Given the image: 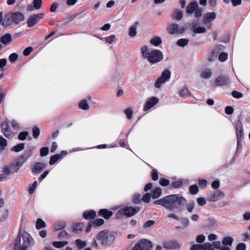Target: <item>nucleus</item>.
Masks as SVG:
<instances>
[{"label": "nucleus", "mask_w": 250, "mask_h": 250, "mask_svg": "<svg viewBox=\"0 0 250 250\" xmlns=\"http://www.w3.org/2000/svg\"><path fill=\"white\" fill-rule=\"evenodd\" d=\"M96 216V212L94 210L85 211L83 213V217L86 219L94 218Z\"/></svg>", "instance_id": "bb28decb"}, {"label": "nucleus", "mask_w": 250, "mask_h": 250, "mask_svg": "<svg viewBox=\"0 0 250 250\" xmlns=\"http://www.w3.org/2000/svg\"><path fill=\"white\" fill-rule=\"evenodd\" d=\"M228 58V54L225 53H222L219 56V60L221 62H224Z\"/></svg>", "instance_id": "bf43d9fd"}, {"label": "nucleus", "mask_w": 250, "mask_h": 250, "mask_svg": "<svg viewBox=\"0 0 250 250\" xmlns=\"http://www.w3.org/2000/svg\"><path fill=\"white\" fill-rule=\"evenodd\" d=\"M11 125L15 130H17L20 128V125L15 120H12L11 122Z\"/></svg>", "instance_id": "774afa93"}, {"label": "nucleus", "mask_w": 250, "mask_h": 250, "mask_svg": "<svg viewBox=\"0 0 250 250\" xmlns=\"http://www.w3.org/2000/svg\"><path fill=\"white\" fill-rule=\"evenodd\" d=\"M75 244L79 249H82L86 246V242L84 241H82L81 239H78L75 241Z\"/></svg>", "instance_id": "c9c22d12"}, {"label": "nucleus", "mask_w": 250, "mask_h": 250, "mask_svg": "<svg viewBox=\"0 0 250 250\" xmlns=\"http://www.w3.org/2000/svg\"><path fill=\"white\" fill-rule=\"evenodd\" d=\"M3 172L4 174L8 175L16 173V172H14V168L11 165L10 167H8L7 166L5 167L3 169Z\"/></svg>", "instance_id": "e433bc0d"}, {"label": "nucleus", "mask_w": 250, "mask_h": 250, "mask_svg": "<svg viewBox=\"0 0 250 250\" xmlns=\"http://www.w3.org/2000/svg\"><path fill=\"white\" fill-rule=\"evenodd\" d=\"M150 199V194L146 193L142 197L143 201L145 203H148Z\"/></svg>", "instance_id": "69168bd1"}, {"label": "nucleus", "mask_w": 250, "mask_h": 250, "mask_svg": "<svg viewBox=\"0 0 250 250\" xmlns=\"http://www.w3.org/2000/svg\"><path fill=\"white\" fill-rule=\"evenodd\" d=\"M172 18L176 20H180L183 17V12L180 10H175L171 15Z\"/></svg>", "instance_id": "a878e982"}, {"label": "nucleus", "mask_w": 250, "mask_h": 250, "mask_svg": "<svg viewBox=\"0 0 250 250\" xmlns=\"http://www.w3.org/2000/svg\"><path fill=\"white\" fill-rule=\"evenodd\" d=\"M7 145V140L3 137H0V152L5 149V147Z\"/></svg>", "instance_id": "f704fd0d"}, {"label": "nucleus", "mask_w": 250, "mask_h": 250, "mask_svg": "<svg viewBox=\"0 0 250 250\" xmlns=\"http://www.w3.org/2000/svg\"><path fill=\"white\" fill-rule=\"evenodd\" d=\"M125 114L127 118L130 120L132 117L133 110L131 108H127L125 110Z\"/></svg>", "instance_id": "a18cd8bd"}, {"label": "nucleus", "mask_w": 250, "mask_h": 250, "mask_svg": "<svg viewBox=\"0 0 250 250\" xmlns=\"http://www.w3.org/2000/svg\"><path fill=\"white\" fill-rule=\"evenodd\" d=\"M12 40V35L9 33L4 34L0 38V42L6 46L8 45Z\"/></svg>", "instance_id": "aec40b11"}, {"label": "nucleus", "mask_w": 250, "mask_h": 250, "mask_svg": "<svg viewBox=\"0 0 250 250\" xmlns=\"http://www.w3.org/2000/svg\"><path fill=\"white\" fill-rule=\"evenodd\" d=\"M159 183L162 186H167L168 185L169 181L168 180L166 179L165 178H162L160 179Z\"/></svg>", "instance_id": "e2e57ef3"}, {"label": "nucleus", "mask_w": 250, "mask_h": 250, "mask_svg": "<svg viewBox=\"0 0 250 250\" xmlns=\"http://www.w3.org/2000/svg\"><path fill=\"white\" fill-rule=\"evenodd\" d=\"M202 10L201 9L197 8L194 11V16L196 18H198L202 16Z\"/></svg>", "instance_id": "0e129e2a"}, {"label": "nucleus", "mask_w": 250, "mask_h": 250, "mask_svg": "<svg viewBox=\"0 0 250 250\" xmlns=\"http://www.w3.org/2000/svg\"><path fill=\"white\" fill-rule=\"evenodd\" d=\"M102 40H104L106 42L109 44H112L113 42L117 41V39L115 35H112L109 37L104 38L103 39L101 38Z\"/></svg>", "instance_id": "7c9ffc66"}, {"label": "nucleus", "mask_w": 250, "mask_h": 250, "mask_svg": "<svg viewBox=\"0 0 250 250\" xmlns=\"http://www.w3.org/2000/svg\"><path fill=\"white\" fill-rule=\"evenodd\" d=\"M163 247L166 250H177L180 249V245L176 240H169L164 242Z\"/></svg>", "instance_id": "4468645a"}, {"label": "nucleus", "mask_w": 250, "mask_h": 250, "mask_svg": "<svg viewBox=\"0 0 250 250\" xmlns=\"http://www.w3.org/2000/svg\"><path fill=\"white\" fill-rule=\"evenodd\" d=\"M32 155L31 151L28 154H25L24 155H21L14 162H13L11 166L14 168V172H17L20 168L23 165L24 163L27 161L28 158Z\"/></svg>", "instance_id": "39448f33"}, {"label": "nucleus", "mask_w": 250, "mask_h": 250, "mask_svg": "<svg viewBox=\"0 0 250 250\" xmlns=\"http://www.w3.org/2000/svg\"><path fill=\"white\" fill-rule=\"evenodd\" d=\"M44 18V14L39 13L31 15L27 21V24L29 27H32L36 25L41 19Z\"/></svg>", "instance_id": "9b49d317"}, {"label": "nucleus", "mask_w": 250, "mask_h": 250, "mask_svg": "<svg viewBox=\"0 0 250 250\" xmlns=\"http://www.w3.org/2000/svg\"><path fill=\"white\" fill-rule=\"evenodd\" d=\"M97 239L101 241L102 245L106 246L111 245L114 240V236L107 230L100 232L96 236Z\"/></svg>", "instance_id": "20e7f679"}, {"label": "nucleus", "mask_w": 250, "mask_h": 250, "mask_svg": "<svg viewBox=\"0 0 250 250\" xmlns=\"http://www.w3.org/2000/svg\"><path fill=\"white\" fill-rule=\"evenodd\" d=\"M24 148V144L23 143H20L19 144L15 146H13L12 149L11 151H15L16 152H20L23 150Z\"/></svg>", "instance_id": "72a5a7b5"}, {"label": "nucleus", "mask_w": 250, "mask_h": 250, "mask_svg": "<svg viewBox=\"0 0 250 250\" xmlns=\"http://www.w3.org/2000/svg\"><path fill=\"white\" fill-rule=\"evenodd\" d=\"M174 208H179L186 203V200L180 194L171 195Z\"/></svg>", "instance_id": "f8f14e48"}, {"label": "nucleus", "mask_w": 250, "mask_h": 250, "mask_svg": "<svg viewBox=\"0 0 250 250\" xmlns=\"http://www.w3.org/2000/svg\"><path fill=\"white\" fill-rule=\"evenodd\" d=\"M84 224L78 223L74 224L73 226V231L75 233H79L83 229Z\"/></svg>", "instance_id": "c85d7f7f"}, {"label": "nucleus", "mask_w": 250, "mask_h": 250, "mask_svg": "<svg viewBox=\"0 0 250 250\" xmlns=\"http://www.w3.org/2000/svg\"><path fill=\"white\" fill-rule=\"evenodd\" d=\"M199 189L197 185H192L189 188L190 192L192 194H195L198 192Z\"/></svg>", "instance_id": "09e8293b"}, {"label": "nucleus", "mask_w": 250, "mask_h": 250, "mask_svg": "<svg viewBox=\"0 0 250 250\" xmlns=\"http://www.w3.org/2000/svg\"><path fill=\"white\" fill-rule=\"evenodd\" d=\"M142 57L151 64L160 62L164 58L163 53L159 50L151 49L144 46L141 49Z\"/></svg>", "instance_id": "f257e3e1"}, {"label": "nucleus", "mask_w": 250, "mask_h": 250, "mask_svg": "<svg viewBox=\"0 0 250 250\" xmlns=\"http://www.w3.org/2000/svg\"><path fill=\"white\" fill-rule=\"evenodd\" d=\"M207 181L204 179H199L198 184L199 187L201 188H204L207 185Z\"/></svg>", "instance_id": "13d9d810"}, {"label": "nucleus", "mask_w": 250, "mask_h": 250, "mask_svg": "<svg viewBox=\"0 0 250 250\" xmlns=\"http://www.w3.org/2000/svg\"><path fill=\"white\" fill-rule=\"evenodd\" d=\"M225 197V194L221 190H218L211 193L208 198L210 202H216L222 200Z\"/></svg>", "instance_id": "ddd939ff"}, {"label": "nucleus", "mask_w": 250, "mask_h": 250, "mask_svg": "<svg viewBox=\"0 0 250 250\" xmlns=\"http://www.w3.org/2000/svg\"><path fill=\"white\" fill-rule=\"evenodd\" d=\"M152 246L151 241L146 239H142L135 245L132 250H149Z\"/></svg>", "instance_id": "6e6552de"}, {"label": "nucleus", "mask_w": 250, "mask_h": 250, "mask_svg": "<svg viewBox=\"0 0 250 250\" xmlns=\"http://www.w3.org/2000/svg\"><path fill=\"white\" fill-rule=\"evenodd\" d=\"M162 194V189L161 188L157 187L154 188L151 192V196L153 199L159 198Z\"/></svg>", "instance_id": "393cba45"}, {"label": "nucleus", "mask_w": 250, "mask_h": 250, "mask_svg": "<svg viewBox=\"0 0 250 250\" xmlns=\"http://www.w3.org/2000/svg\"><path fill=\"white\" fill-rule=\"evenodd\" d=\"M179 95L183 98H186L190 95V93L187 87H184L180 91Z\"/></svg>", "instance_id": "c756f323"}, {"label": "nucleus", "mask_w": 250, "mask_h": 250, "mask_svg": "<svg viewBox=\"0 0 250 250\" xmlns=\"http://www.w3.org/2000/svg\"><path fill=\"white\" fill-rule=\"evenodd\" d=\"M171 195L167 196L161 199L155 201L153 202L154 205H160L169 210H172L174 208V203L172 200Z\"/></svg>", "instance_id": "423d86ee"}, {"label": "nucleus", "mask_w": 250, "mask_h": 250, "mask_svg": "<svg viewBox=\"0 0 250 250\" xmlns=\"http://www.w3.org/2000/svg\"><path fill=\"white\" fill-rule=\"evenodd\" d=\"M79 107L83 110H87L89 108V106L85 100H83L80 103Z\"/></svg>", "instance_id": "49530a36"}, {"label": "nucleus", "mask_w": 250, "mask_h": 250, "mask_svg": "<svg viewBox=\"0 0 250 250\" xmlns=\"http://www.w3.org/2000/svg\"><path fill=\"white\" fill-rule=\"evenodd\" d=\"M172 186L176 188H180L183 185V182L181 180H177L172 182Z\"/></svg>", "instance_id": "5fc2aeb1"}, {"label": "nucleus", "mask_w": 250, "mask_h": 250, "mask_svg": "<svg viewBox=\"0 0 250 250\" xmlns=\"http://www.w3.org/2000/svg\"><path fill=\"white\" fill-rule=\"evenodd\" d=\"M150 43L156 46L159 45L162 43V40L159 37L153 38L150 40Z\"/></svg>", "instance_id": "4c0bfd02"}, {"label": "nucleus", "mask_w": 250, "mask_h": 250, "mask_svg": "<svg viewBox=\"0 0 250 250\" xmlns=\"http://www.w3.org/2000/svg\"><path fill=\"white\" fill-rule=\"evenodd\" d=\"M18 58V55L17 53H13L9 57V60L11 62H15Z\"/></svg>", "instance_id": "de8ad7c7"}, {"label": "nucleus", "mask_w": 250, "mask_h": 250, "mask_svg": "<svg viewBox=\"0 0 250 250\" xmlns=\"http://www.w3.org/2000/svg\"><path fill=\"white\" fill-rule=\"evenodd\" d=\"M189 40L187 39H181L177 41V45L180 47H185L188 43Z\"/></svg>", "instance_id": "473e14b6"}, {"label": "nucleus", "mask_w": 250, "mask_h": 250, "mask_svg": "<svg viewBox=\"0 0 250 250\" xmlns=\"http://www.w3.org/2000/svg\"><path fill=\"white\" fill-rule=\"evenodd\" d=\"M60 158H61V155L60 154H55L52 156L49 161V164L50 165H54Z\"/></svg>", "instance_id": "a19ab883"}, {"label": "nucleus", "mask_w": 250, "mask_h": 250, "mask_svg": "<svg viewBox=\"0 0 250 250\" xmlns=\"http://www.w3.org/2000/svg\"><path fill=\"white\" fill-rule=\"evenodd\" d=\"M204 22L205 24L208 23L213 21L216 18L214 12L207 13L204 15Z\"/></svg>", "instance_id": "412c9836"}, {"label": "nucleus", "mask_w": 250, "mask_h": 250, "mask_svg": "<svg viewBox=\"0 0 250 250\" xmlns=\"http://www.w3.org/2000/svg\"><path fill=\"white\" fill-rule=\"evenodd\" d=\"M193 31L195 34L204 33L206 32V29L204 27L198 26L193 29Z\"/></svg>", "instance_id": "79ce46f5"}, {"label": "nucleus", "mask_w": 250, "mask_h": 250, "mask_svg": "<svg viewBox=\"0 0 250 250\" xmlns=\"http://www.w3.org/2000/svg\"><path fill=\"white\" fill-rule=\"evenodd\" d=\"M46 165L42 163H36L32 168V172L34 173H40L45 167Z\"/></svg>", "instance_id": "4be33fe9"}, {"label": "nucleus", "mask_w": 250, "mask_h": 250, "mask_svg": "<svg viewBox=\"0 0 250 250\" xmlns=\"http://www.w3.org/2000/svg\"><path fill=\"white\" fill-rule=\"evenodd\" d=\"M35 242L32 237L27 233L19 235L14 242V250H27L34 245Z\"/></svg>", "instance_id": "f03ea898"}, {"label": "nucleus", "mask_w": 250, "mask_h": 250, "mask_svg": "<svg viewBox=\"0 0 250 250\" xmlns=\"http://www.w3.org/2000/svg\"><path fill=\"white\" fill-rule=\"evenodd\" d=\"M158 102V99L154 97L151 98L146 103L144 107V110L146 111L153 107Z\"/></svg>", "instance_id": "f3484780"}, {"label": "nucleus", "mask_w": 250, "mask_h": 250, "mask_svg": "<svg viewBox=\"0 0 250 250\" xmlns=\"http://www.w3.org/2000/svg\"><path fill=\"white\" fill-rule=\"evenodd\" d=\"M233 242V239L231 237H225L222 240L223 246L221 250H230Z\"/></svg>", "instance_id": "a211bd4d"}, {"label": "nucleus", "mask_w": 250, "mask_h": 250, "mask_svg": "<svg viewBox=\"0 0 250 250\" xmlns=\"http://www.w3.org/2000/svg\"><path fill=\"white\" fill-rule=\"evenodd\" d=\"M40 133V129L37 127L34 126L33 128V136L34 138H37Z\"/></svg>", "instance_id": "8fccbe9b"}, {"label": "nucleus", "mask_w": 250, "mask_h": 250, "mask_svg": "<svg viewBox=\"0 0 250 250\" xmlns=\"http://www.w3.org/2000/svg\"><path fill=\"white\" fill-rule=\"evenodd\" d=\"M229 81V77L226 76H220L216 80L215 83L218 86H222L228 84Z\"/></svg>", "instance_id": "6ab92c4d"}, {"label": "nucleus", "mask_w": 250, "mask_h": 250, "mask_svg": "<svg viewBox=\"0 0 250 250\" xmlns=\"http://www.w3.org/2000/svg\"><path fill=\"white\" fill-rule=\"evenodd\" d=\"M45 227V222L42 219H38L36 222V228L37 229H40Z\"/></svg>", "instance_id": "ea45409f"}, {"label": "nucleus", "mask_w": 250, "mask_h": 250, "mask_svg": "<svg viewBox=\"0 0 250 250\" xmlns=\"http://www.w3.org/2000/svg\"><path fill=\"white\" fill-rule=\"evenodd\" d=\"M198 7V4L197 2H191L188 4L186 8V12L188 14H192Z\"/></svg>", "instance_id": "5701e85b"}, {"label": "nucleus", "mask_w": 250, "mask_h": 250, "mask_svg": "<svg viewBox=\"0 0 250 250\" xmlns=\"http://www.w3.org/2000/svg\"><path fill=\"white\" fill-rule=\"evenodd\" d=\"M194 208V203L192 202L187 206V209L189 212H192Z\"/></svg>", "instance_id": "338daca9"}, {"label": "nucleus", "mask_w": 250, "mask_h": 250, "mask_svg": "<svg viewBox=\"0 0 250 250\" xmlns=\"http://www.w3.org/2000/svg\"><path fill=\"white\" fill-rule=\"evenodd\" d=\"M212 247L211 244L208 243H206L204 244L201 245V250H208Z\"/></svg>", "instance_id": "4d7b16f0"}, {"label": "nucleus", "mask_w": 250, "mask_h": 250, "mask_svg": "<svg viewBox=\"0 0 250 250\" xmlns=\"http://www.w3.org/2000/svg\"><path fill=\"white\" fill-rule=\"evenodd\" d=\"M98 214L104 219H108L112 215L113 212L107 209H102L99 211Z\"/></svg>", "instance_id": "b1692460"}, {"label": "nucleus", "mask_w": 250, "mask_h": 250, "mask_svg": "<svg viewBox=\"0 0 250 250\" xmlns=\"http://www.w3.org/2000/svg\"><path fill=\"white\" fill-rule=\"evenodd\" d=\"M65 227V223L64 222H59L54 225V229L58 231L63 229Z\"/></svg>", "instance_id": "58836bf2"}, {"label": "nucleus", "mask_w": 250, "mask_h": 250, "mask_svg": "<svg viewBox=\"0 0 250 250\" xmlns=\"http://www.w3.org/2000/svg\"><path fill=\"white\" fill-rule=\"evenodd\" d=\"M54 247L56 248H62L68 244L67 241H54L52 243Z\"/></svg>", "instance_id": "2f4dec72"}, {"label": "nucleus", "mask_w": 250, "mask_h": 250, "mask_svg": "<svg viewBox=\"0 0 250 250\" xmlns=\"http://www.w3.org/2000/svg\"><path fill=\"white\" fill-rule=\"evenodd\" d=\"M104 223V220L103 219H97L93 223L94 226H100Z\"/></svg>", "instance_id": "864d4df0"}, {"label": "nucleus", "mask_w": 250, "mask_h": 250, "mask_svg": "<svg viewBox=\"0 0 250 250\" xmlns=\"http://www.w3.org/2000/svg\"><path fill=\"white\" fill-rule=\"evenodd\" d=\"M28 135V132L27 131L21 132L19 134L18 139L21 141L24 140L26 138V137Z\"/></svg>", "instance_id": "3c124183"}, {"label": "nucleus", "mask_w": 250, "mask_h": 250, "mask_svg": "<svg viewBox=\"0 0 250 250\" xmlns=\"http://www.w3.org/2000/svg\"><path fill=\"white\" fill-rule=\"evenodd\" d=\"M33 8L35 9H39L42 5V0H33Z\"/></svg>", "instance_id": "c03bdc74"}, {"label": "nucleus", "mask_w": 250, "mask_h": 250, "mask_svg": "<svg viewBox=\"0 0 250 250\" xmlns=\"http://www.w3.org/2000/svg\"><path fill=\"white\" fill-rule=\"evenodd\" d=\"M200 75L203 79H208L212 75V71L210 69H206L201 72Z\"/></svg>", "instance_id": "cd10ccee"}, {"label": "nucleus", "mask_w": 250, "mask_h": 250, "mask_svg": "<svg viewBox=\"0 0 250 250\" xmlns=\"http://www.w3.org/2000/svg\"><path fill=\"white\" fill-rule=\"evenodd\" d=\"M139 211V209L132 207H126L120 209L116 214V217L120 218L125 215L127 217H131Z\"/></svg>", "instance_id": "0eeeda50"}, {"label": "nucleus", "mask_w": 250, "mask_h": 250, "mask_svg": "<svg viewBox=\"0 0 250 250\" xmlns=\"http://www.w3.org/2000/svg\"><path fill=\"white\" fill-rule=\"evenodd\" d=\"M49 152L48 148L47 147H43L41 148L40 155L41 156L43 157L46 156Z\"/></svg>", "instance_id": "603ef678"}, {"label": "nucleus", "mask_w": 250, "mask_h": 250, "mask_svg": "<svg viewBox=\"0 0 250 250\" xmlns=\"http://www.w3.org/2000/svg\"><path fill=\"white\" fill-rule=\"evenodd\" d=\"M167 31L171 35L181 34L185 31V28L179 26L177 24L172 23L167 28Z\"/></svg>", "instance_id": "9d476101"}, {"label": "nucleus", "mask_w": 250, "mask_h": 250, "mask_svg": "<svg viewBox=\"0 0 250 250\" xmlns=\"http://www.w3.org/2000/svg\"><path fill=\"white\" fill-rule=\"evenodd\" d=\"M152 179L156 181L158 179V172L156 169H153L151 172Z\"/></svg>", "instance_id": "052dcab7"}, {"label": "nucleus", "mask_w": 250, "mask_h": 250, "mask_svg": "<svg viewBox=\"0 0 250 250\" xmlns=\"http://www.w3.org/2000/svg\"><path fill=\"white\" fill-rule=\"evenodd\" d=\"M171 73L168 70H164L161 75L158 78L155 83V86L156 88H160L162 84L169 80L170 78Z\"/></svg>", "instance_id": "1a4fd4ad"}, {"label": "nucleus", "mask_w": 250, "mask_h": 250, "mask_svg": "<svg viewBox=\"0 0 250 250\" xmlns=\"http://www.w3.org/2000/svg\"><path fill=\"white\" fill-rule=\"evenodd\" d=\"M137 34V27L135 25L131 26L129 29V35L131 37H135Z\"/></svg>", "instance_id": "37998d69"}, {"label": "nucleus", "mask_w": 250, "mask_h": 250, "mask_svg": "<svg viewBox=\"0 0 250 250\" xmlns=\"http://www.w3.org/2000/svg\"><path fill=\"white\" fill-rule=\"evenodd\" d=\"M24 20V16L22 13L19 12H11L5 16L2 25L7 27L11 25L12 24L17 25Z\"/></svg>", "instance_id": "7ed1b4c3"}, {"label": "nucleus", "mask_w": 250, "mask_h": 250, "mask_svg": "<svg viewBox=\"0 0 250 250\" xmlns=\"http://www.w3.org/2000/svg\"><path fill=\"white\" fill-rule=\"evenodd\" d=\"M69 237V234L68 233L64 231H62L59 235H58V237L60 239H63V238H67Z\"/></svg>", "instance_id": "6e6d98bb"}, {"label": "nucleus", "mask_w": 250, "mask_h": 250, "mask_svg": "<svg viewBox=\"0 0 250 250\" xmlns=\"http://www.w3.org/2000/svg\"><path fill=\"white\" fill-rule=\"evenodd\" d=\"M197 203L200 206H203L206 204V201L203 197H200L197 199Z\"/></svg>", "instance_id": "680f3d73"}, {"label": "nucleus", "mask_w": 250, "mask_h": 250, "mask_svg": "<svg viewBox=\"0 0 250 250\" xmlns=\"http://www.w3.org/2000/svg\"><path fill=\"white\" fill-rule=\"evenodd\" d=\"M237 139H243L244 135L243 126L240 121H237L234 125Z\"/></svg>", "instance_id": "2eb2a0df"}, {"label": "nucleus", "mask_w": 250, "mask_h": 250, "mask_svg": "<svg viewBox=\"0 0 250 250\" xmlns=\"http://www.w3.org/2000/svg\"><path fill=\"white\" fill-rule=\"evenodd\" d=\"M1 127L2 132L6 137L10 138L13 136L14 133L7 122H2Z\"/></svg>", "instance_id": "dca6fc26"}]
</instances>
